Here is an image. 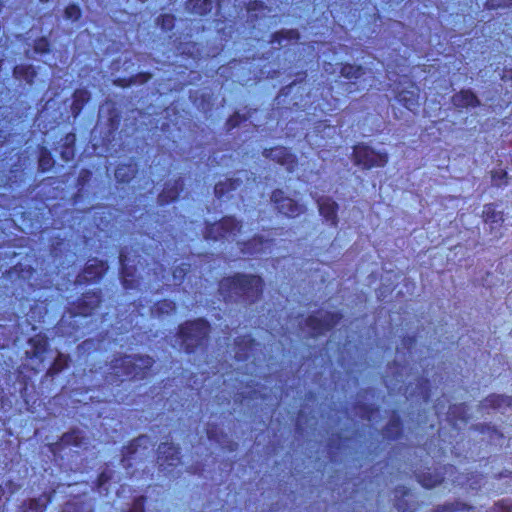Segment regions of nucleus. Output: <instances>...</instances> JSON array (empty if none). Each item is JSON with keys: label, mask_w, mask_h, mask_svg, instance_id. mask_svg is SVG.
I'll list each match as a JSON object with an SVG mask.
<instances>
[{"label": "nucleus", "mask_w": 512, "mask_h": 512, "mask_svg": "<svg viewBox=\"0 0 512 512\" xmlns=\"http://www.w3.org/2000/svg\"><path fill=\"white\" fill-rule=\"evenodd\" d=\"M265 281L258 274L235 272L221 278L218 293L226 304L253 305L263 296Z\"/></svg>", "instance_id": "f257e3e1"}, {"label": "nucleus", "mask_w": 512, "mask_h": 512, "mask_svg": "<svg viewBox=\"0 0 512 512\" xmlns=\"http://www.w3.org/2000/svg\"><path fill=\"white\" fill-rule=\"evenodd\" d=\"M212 326L204 317L185 320L178 324L175 342L187 355L205 352L210 341Z\"/></svg>", "instance_id": "f03ea898"}, {"label": "nucleus", "mask_w": 512, "mask_h": 512, "mask_svg": "<svg viewBox=\"0 0 512 512\" xmlns=\"http://www.w3.org/2000/svg\"><path fill=\"white\" fill-rule=\"evenodd\" d=\"M155 361L149 355L140 354H119L110 362V369L114 374L115 380H119L121 376L129 380L146 379L153 368Z\"/></svg>", "instance_id": "7ed1b4c3"}, {"label": "nucleus", "mask_w": 512, "mask_h": 512, "mask_svg": "<svg viewBox=\"0 0 512 512\" xmlns=\"http://www.w3.org/2000/svg\"><path fill=\"white\" fill-rule=\"evenodd\" d=\"M243 222L233 215H225L214 222L206 221L203 237L207 241H225L234 239L241 233Z\"/></svg>", "instance_id": "20e7f679"}, {"label": "nucleus", "mask_w": 512, "mask_h": 512, "mask_svg": "<svg viewBox=\"0 0 512 512\" xmlns=\"http://www.w3.org/2000/svg\"><path fill=\"white\" fill-rule=\"evenodd\" d=\"M102 302V290L92 289L83 292L77 299L70 302L67 309L71 317H89L101 307Z\"/></svg>", "instance_id": "39448f33"}, {"label": "nucleus", "mask_w": 512, "mask_h": 512, "mask_svg": "<svg viewBox=\"0 0 512 512\" xmlns=\"http://www.w3.org/2000/svg\"><path fill=\"white\" fill-rule=\"evenodd\" d=\"M158 469L165 476H173L181 464V449L172 442H161L157 449Z\"/></svg>", "instance_id": "423d86ee"}, {"label": "nucleus", "mask_w": 512, "mask_h": 512, "mask_svg": "<svg viewBox=\"0 0 512 512\" xmlns=\"http://www.w3.org/2000/svg\"><path fill=\"white\" fill-rule=\"evenodd\" d=\"M352 159L355 165L363 169H372L384 167L388 163L389 157L386 152L376 151L365 144H357L353 148Z\"/></svg>", "instance_id": "0eeeda50"}, {"label": "nucleus", "mask_w": 512, "mask_h": 512, "mask_svg": "<svg viewBox=\"0 0 512 512\" xmlns=\"http://www.w3.org/2000/svg\"><path fill=\"white\" fill-rule=\"evenodd\" d=\"M85 440V434L81 429L72 428L63 433L57 441L47 444V448L55 459H63V452L67 448H80Z\"/></svg>", "instance_id": "6e6552de"}, {"label": "nucleus", "mask_w": 512, "mask_h": 512, "mask_svg": "<svg viewBox=\"0 0 512 512\" xmlns=\"http://www.w3.org/2000/svg\"><path fill=\"white\" fill-rule=\"evenodd\" d=\"M271 202L279 214L287 218H296L306 211V206L285 195L282 189L276 188L271 193Z\"/></svg>", "instance_id": "1a4fd4ad"}, {"label": "nucleus", "mask_w": 512, "mask_h": 512, "mask_svg": "<svg viewBox=\"0 0 512 512\" xmlns=\"http://www.w3.org/2000/svg\"><path fill=\"white\" fill-rule=\"evenodd\" d=\"M109 269L108 262L96 257L89 259L76 277V283L89 285L100 282Z\"/></svg>", "instance_id": "9d476101"}, {"label": "nucleus", "mask_w": 512, "mask_h": 512, "mask_svg": "<svg viewBox=\"0 0 512 512\" xmlns=\"http://www.w3.org/2000/svg\"><path fill=\"white\" fill-rule=\"evenodd\" d=\"M130 248L128 246L121 247L119 250V278L124 289L131 290L137 288L139 279L137 276V268L130 265Z\"/></svg>", "instance_id": "9b49d317"}, {"label": "nucleus", "mask_w": 512, "mask_h": 512, "mask_svg": "<svg viewBox=\"0 0 512 512\" xmlns=\"http://www.w3.org/2000/svg\"><path fill=\"white\" fill-rule=\"evenodd\" d=\"M322 62L324 63L322 69L325 71V73L328 75L343 77L350 81L351 84H355L356 81L364 76L366 72L365 69L360 65L342 64L338 61H328L327 58Z\"/></svg>", "instance_id": "f8f14e48"}, {"label": "nucleus", "mask_w": 512, "mask_h": 512, "mask_svg": "<svg viewBox=\"0 0 512 512\" xmlns=\"http://www.w3.org/2000/svg\"><path fill=\"white\" fill-rule=\"evenodd\" d=\"M262 155L266 159L284 167L288 172H293L298 166L297 156L284 146L264 148Z\"/></svg>", "instance_id": "ddd939ff"}, {"label": "nucleus", "mask_w": 512, "mask_h": 512, "mask_svg": "<svg viewBox=\"0 0 512 512\" xmlns=\"http://www.w3.org/2000/svg\"><path fill=\"white\" fill-rule=\"evenodd\" d=\"M185 188V179L178 176L173 180H168L164 183L162 190L157 196V202L160 206L175 203L180 199L181 194Z\"/></svg>", "instance_id": "4468645a"}, {"label": "nucleus", "mask_w": 512, "mask_h": 512, "mask_svg": "<svg viewBox=\"0 0 512 512\" xmlns=\"http://www.w3.org/2000/svg\"><path fill=\"white\" fill-rule=\"evenodd\" d=\"M300 38L301 36L297 29H280L270 35L269 43L272 46L277 44L278 46L275 48L278 50L282 48L290 50L298 46Z\"/></svg>", "instance_id": "2eb2a0df"}, {"label": "nucleus", "mask_w": 512, "mask_h": 512, "mask_svg": "<svg viewBox=\"0 0 512 512\" xmlns=\"http://www.w3.org/2000/svg\"><path fill=\"white\" fill-rule=\"evenodd\" d=\"M27 343L31 349L25 352L26 359L42 363L50 346L49 338L43 333H38L30 337Z\"/></svg>", "instance_id": "dca6fc26"}, {"label": "nucleus", "mask_w": 512, "mask_h": 512, "mask_svg": "<svg viewBox=\"0 0 512 512\" xmlns=\"http://www.w3.org/2000/svg\"><path fill=\"white\" fill-rule=\"evenodd\" d=\"M396 99L408 110L416 112L420 107V90L415 84L409 83L406 87L397 88Z\"/></svg>", "instance_id": "f3484780"}, {"label": "nucleus", "mask_w": 512, "mask_h": 512, "mask_svg": "<svg viewBox=\"0 0 512 512\" xmlns=\"http://www.w3.org/2000/svg\"><path fill=\"white\" fill-rule=\"evenodd\" d=\"M148 442L149 438L146 435H140L130 440L126 445L122 447V457L120 461L126 470H129L132 467L131 460L136 458L139 448L143 446L144 450L147 449Z\"/></svg>", "instance_id": "a211bd4d"}, {"label": "nucleus", "mask_w": 512, "mask_h": 512, "mask_svg": "<svg viewBox=\"0 0 512 512\" xmlns=\"http://www.w3.org/2000/svg\"><path fill=\"white\" fill-rule=\"evenodd\" d=\"M234 345L236 360L245 362L250 359L258 343L251 335H241L235 339Z\"/></svg>", "instance_id": "6ab92c4d"}, {"label": "nucleus", "mask_w": 512, "mask_h": 512, "mask_svg": "<svg viewBox=\"0 0 512 512\" xmlns=\"http://www.w3.org/2000/svg\"><path fill=\"white\" fill-rule=\"evenodd\" d=\"M482 217L484 222L489 225L490 232L494 234V237L500 238L502 235L500 228L504 221L503 213L497 211L493 204H487L484 206Z\"/></svg>", "instance_id": "aec40b11"}, {"label": "nucleus", "mask_w": 512, "mask_h": 512, "mask_svg": "<svg viewBox=\"0 0 512 512\" xmlns=\"http://www.w3.org/2000/svg\"><path fill=\"white\" fill-rule=\"evenodd\" d=\"M91 100V93L87 88H77L71 95L70 114L76 119Z\"/></svg>", "instance_id": "412c9836"}, {"label": "nucleus", "mask_w": 512, "mask_h": 512, "mask_svg": "<svg viewBox=\"0 0 512 512\" xmlns=\"http://www.w3.org/2000/svg\"><path fill=\"white\" fill-rule=\"evenodd\" d=\"M52 492L45 493L37 498L24 500L17 506L16 512H44L52 501Z\"/></svg>", "instance_id": "4be33fe9"}, {"label": "nucleus", "mask_w": 512, "mask_h": 512, "mask_svg": "<svg viewBox=\"0 0 512 512\" xmlns=\"http://www.w3.org/2000/svg\"><path fill=\"white\" fill-rule=\"evenodd\" d=\"M269 242L270 240L264 236L256 234L247 240L239 242V248L244 254L254 255L263 252Z\"/></svg>", "instance_id": "5701e85b"}, {"label": "nucleus", "mask_w": 512, "mask_h": 512, "mask_svg": "<svg viewBox=\"0 0 512 512\" xmlns=\"http://www.w3.org/2000/svg\"><path fill=\"white\" fill-rule=\"evenodd\" d=\"M138 166L133 161L127 163H120L116 166L114 171L115 180L118 184L127 185L137 175Z\"/></svg>", "instance_id": "b1692460"}, {"label": "nucleus", "mask_w": 512, "mask_h": 512, "mask_svg": "<svg viewBox=\"0 0 512 512\" xmlns=\"http://www.w3.org/2000/svg\"><path fill=\"white\" fill-rule=\"evenodd\" d=\"M12 74L19 82L32 86L35 83L38 71L32 64H17L13 67Z\"/></svg>", "instance_id": "393cba45"}, {"label": "nucleus", "mask_w": 512, "mask_h": 512, "mask_svg": "<svg viewBox=\"0 0 512 512\" xmlns=\"http://www.w3.org/2000/svg\"><path fill=\"white\" fill-rule=\"evenodd\" d=\"M6 274L9 278L15 277L19 279L21 281L20 285L22 286L34 277L35 269L31 265L17 263L10 267L9 270L6 271Z\"/></svg>", "instance_id": "a878e982"}, {"label": "nucleus", "mask_w": 512, "mask_h": 512, "mask_svg": "<svg viewBox=\"0 0 512 512\" xmlns=\"http://www.w3.org/2000/svg\"><path fill=\"white\" fill-rule=\"evenodd\" d=\"M70 363V355L59 352L46 370L45 376L47 378H54L56 375L66 370L70 366Z\"/></svg>", "instance_id": "bb28decb"}, {"label": "nucleus", "mask_w": 512, "mask_h": 512, "mask_svg": "<svg viewBox=\"0 0 512 512\" xmlns=\"http://www.w3.org/2000/svg\"><path fill=\"white\" fill-rule=\"evenodd\" d=\"M76 134L68 132L63 137V143L60 149V157L65 162H69L74 159L76 154Z\"/></svg>", "instance_id": "cd10ccee"}, {"label": "nucleus", "mask_w": 512, "mask_h": 512, "mask_svg": "<svg viewBox=\"0 0 512 512\" xmlns=\"http://www.w3.org/2000/svg\"><path fill=\"white\" fill-rule=\"evenodd\" d=\"M213 4V0H186L185 8L188 12L203 17L210 14Z\"/></svg>", "instance_id": "c85d7f7f"}, {"label": "nucleus", "mask_w": 512, "mask_h": 512, "mask_svg": "<svg viewBox=\"0 0 512 512\" xmlns=\"http://www.w3.org/2000/svg\"><path fill=\"white\" fill-rule=\"evenodd\" d=\"M242 184L240 178H226L224 181H219L214 185V194L216 198L221 199L228 193L236 191Z\"/></svg>", "instance_id": "c756f323"}, {"label": "nucleus", "mask_w": 512, "mask_h": 512, "mask_svg": "<svg viewBox=\"0 0 512 512\" xmlns=\"http://www.w3.org/2000/svg\"><path fill=\"white\" fill-rule=\"evenodd\" d=\"M176 311L177 303L167 298L156 301L151 307V313L157 317L170 316Z\"/></svg>", "instance_id": "7c9ffc66"}, {"label": "nucleus", "mask_w": 512, "mask_h": 512, "mask_svg": "<svg viewBox=\"0 0 512 512\" xmlns=\"http://www.w3.org/2000/svg\"><path fill=\"white\" fill-rule=\"evenodd\" d=\"M300 328L310 337L320 336V316L311 314L304 318L303 321H299Z\"/></svg>", "instance_id": "2f4dec72"}, {"label": "nucleus", "mask_w": 512, "mask_h": 512, "mask_svg": "<svg viewBox=\"0 0 512 512\" xmlns=\"http://www.w3.org/2000/svg\"><path fill=\"white\" fill-rule=\"evenodd\" d=\"M452 102L459 108L476 107L479 105L478 98L469 90H462L455 94L452 98Z\"/></svg>", "instance_id": "473e14b6"}, {"label": "nucleus", "mask_w": 512, "mask_h": 512, "mask_svg": "<svg viewBox=\"0 0 512 512\" xmlns=\"http://www.w3.org/2000/svg\"><path fill=\"white\" fill-rule=\"evenodd\" d=\"M255 111V109H249L246 114H241L239 111H235L226 119L224 124L225 131L231 132L241 124L247 122L252 113Z\"/></svg>", "instance_id": "72a5a7b5"}, {"label": "nucleus", "mask_w": 512, "mask_h": 512, "mask_svg": "<svg viewBox=\"0 0 512 512\" xmlns=\"http://www.w3.org/2000/svg\"><path fill=\"white\" fill-rule=\"evenodd\" d=\"M55 165V160L50 150L44 146L39 148L38 170L42 173L50 171Z\"/></svg>", "instance_id": "f704fd0d"}, {"label": "nucleus", "mask_w": 512, "mask_h": 512, "mask_svg": "<svg viewBox=\"0 0 512 512\" xmlns=\"http://www.w3.org/2000/svg\"><path fill=\"white\" fill-rule=\"evenodd\" d=\"M337 209L338 205L336 202L329 199L325 201L322 200V217L330 222L332 228H336L337 226Z\"/></svg>", "instance_id": "c9c22d12"}, {"label": "nucleus", "mask_w": 512, "mask_h": 512, "mask_svg": "<svg viewBox=\"0 0 512 512\" xmlns=\"http://www.w3.org/2000/svg\"><path fill=\"white\" fill-rule=\"evenodd\" d=\"M113 476L114 472L112 470L101 471L94 481V488L99 493L107 495L109 492V484L112 481Z\"/></svg>", "instance_id": "e433bc0d"}, {"label": "nucleus", "mask_w": 512, "mask_h": 512, "mask_svg": "<svg viewBox=\"0 0 512 512\" xmlns=\"http://www.w3.org/2000/svg\"><path fill=\"white\" fill-rule=\"evenodd\" d=\"M93 173L87 168H82L76 179V188L78 192L74 194L73 198L76 199L80 196V193L90 184Z\"/></svg>", "instance_id": "4c0bfd02"}, {"label": "nucleus", "mask_w": 512, "mask_h": 512, "mask_svg": "<svg viewBox=\"0 0 512 512\" xmlns=\"http://www.w3.org/2000/svg\"><path fill=\"white\" fill-rule=\"evenodd\" d=\"M266 5L263 0H249L245 3V9L252 21H256L259 15L256 12L263 13L266 10Z\"/></svg>", "instance_id": "58836bf2"}, {"label": "nucleus", "mask_w": 512, "mask_h": 512, "mask_svg": "<svg viewBox=\"0 0 512 512\" xmlns=\"http://www.w3.org/2000/svg\"><path fill=\"white\" fill-rule=\"evenodd\" d=\"M61 512H93V509L85 501L72 500L64 504Z\"/></svg>", "instance_id": "ea45409f"}, {"label": "nucleus", "mask_w": 512, "mask_h": 512, "mask_svg": "<svg viewBox=\"0 0 512 512\" xmlns=\"http://www.w3.org/2000/svg\"><path fill=\"white\" fill-rule=\"evenodd\" d=\"M176 17L170 13L160 14L156 18V24L165 32H170L174 29Z\"/></svg>", "instance_id": "a19ab883"}, {"label": "nucleus", "mask_w": 512, "mask_h": 512, "mask_svg": "<svg viewBox=\"0 0 512 512\" xmlns=\"http://www.w3.org/2000/svg\"><path fill=\"white\" fill-rule=\"evenodd\" d=\"M33 49L36 54H40V55L49 54L51 51L50 40L45 36L36 38L34 40Z\"/></svg>", "instance_id": "79ce46f5"}, {"label": "nucleus", "mask_w": 512, "mask_h": 512, "mask_svg": "<svg viewBox=\"0 0 512 512\" xmlns=\"http://www.w3.org/2000/svg\"><path fill=\"white\" fill-rule=\"evenodd\" d=\"M82 16V10L76 3L68 4L64 9V17L66 20L78 21Z\"/></svg>", "instance_id": "37998d69"}, {"label": "nucleus", "mask_w": 512, "mask_h": 512, "mask_svg": "<svg viewBox=\"0 0 512 512\" xmlns=\"http://www.w3.org/2000/svg\"><path fill=\"white\" fill-rule=\"evenodd\" d=\"M146 502L147 497L145 495L135 497L126 512H145Z\"/></svg>", "instance_id": "c03bdc74"}, {"label": "nucleus", "mask_w": 512, "mask_h": 512, "mask_svg": "<svg viewBox=\"0 0 512 512\" xmlns=\"http://www.w3.org/2000/svg\"><path fill=\"white\" fill-rule=\"evenodd\" d=\"M419 481L423 487L432 488L436 486L438 483H441L442 478H440L438 475L432 477L430 474H424L420 477Z\"/></svg>", "instance_id": "a18cd8bd"}, {"label": "nucleus", "mask_w": 512, "mask_h": 512, "mask_svg": "<svg viewBox=\"0 0 512 512\" xmlns=\"http://www.w3.org/2000/svg\"><path fill=\"white\" fill-rule=\"evenodd\" d=\"M218 427L216 424L209 425L206 429L207 437L210 441L220 443L223 438V433H218Z\"/></svg>", "instance_id": "49530a36"}, {"label": "nucleus", "mask_w": 512, "mask_h": 512, "mask_svg": "<svg viewBox=\"0 0 512 512\" xmlns=\"http://www.w3.org/2000/svg\"><path fill=\"white\" fill-rule=\"evenodd\" d=\"M489 9L512 6V0H480Z\"/></svg>", "instance_id": "de8ad7c7"}, {"label": "nucleus", "mask_w": 512, "mask_h": 512, "mask_svg": "<svg viewBox=\"0 0 512 512\" xmlns=\"http://www.w3.org/2000/svg\"><path fill=\"white\" fill-rule=\"evenodd\" d=\"M134 84H145L152 78V73L148 71L138 72L131 75Z\"/></svg>", "instance_id": "09e8293b"}, {"label": "nucleus", "mask_w": 512, "mask_h": 512, "mask_svg": "<svg viewBox=\"0 0 512 512\" xmlns=\"http://www.w3.org/2000/svg\"><path fill=\"white\" fill-rule=\"evenodd\" d=\"M114 84L121 88H127V87L132 86L134 83L130 76V77H119L114 80Z\"/></svg>", "instance_id": "8fccbe9b"}, {"label": "nucleus", "mask_w": 512, "mask_h": 512, "mask_svg": "<svg viewBox=\"0 0 512 512\" xmlns=\"http://www.w3.org/2000/svg\"><path fill=\"white\" fill-rule=\"evenodd\" d=\"M339 319H340V315H339L338 313H332V314H331V319H330V320H329V319H326V318H325V319H323V318H322V329H323L324 327H326V328H330V327H332L334 324H336V323H337V321H338Z\"/></svg>", "instance_id": "3c124183"}, {"label": "nucleus", "mask_w": 512, "mask_h": 512, "mask_svg": "<svg viewBox=\"0 0 512 512\" xmlns=\"http://www.w3.org/2000/svg\"><path fill=\"white\" fill-rule=\"evenodd\" d=\"M493 512H512V503L500 502L495 505Z\"/></svg>", "instance_id": "603ef678"}, {"label": "nucleus", "mask_w": 512, "mask_h": 512, "mask_svg": "<svg viewBox=\"0 0 512 512\" xmlns=\"http://www.w3.org/2000/svg\"><path fill=\"white\" fill-rule=\"evenodd\" d=\"M456 510H459L458 504H445L443 506L438 507L435 512H454Z\"/></svg>", "instance_id": "864d4df0"}, {"label": "nucleus", "mask_w": 512, "mask_h": 512, "mask_svg": "<svg viewBox=\"0 0 512 512\" xmlns=\"http://www.w3.org/2000/svg\"><path fill=\"white\" fill-rule=\"evenodd\" d=\"M4 495L5 490L0 486V512H4L6 508V503L3 501Z\"/></svg>", "instance_id": "5fc2aeb1"}, {"label": "nucleus", "mask_w": 512, "mask_h": 512, "mask_svg": "<svg viewBox=\"0 0 512 512\" xmlns=\"http://www.w3.org/2000/svg\"><path fill=\"white\" fill-rule=\"evenodd\" d=\"M293 85H294V82L293 83H290L289 85H286L284 86L281 90H280V93L278 95V97L282 96V95H287L290 93L291 89L293 88Z\"/></svg>", "instance_id": "6e6d98bb"}, {"label": "nucleus", "mask_w": 512, "mask_h": 512, "mask_svg": "<svg viewBox=\"0 0 512 512\" xmlns=\"http://www.w3.org/2000/svg\"><path fill=\"white\" fill-rule=\"evenodd\" d=\"M225 21H226V17H225V16H222V18H215V19H214V22H215V26H216V28H217L218 30H222L223 28L219 29V28H218V25H219V23L224 24V23H225Z\"/></svg>", "instance_id": "4d7b16f0"}, {"label": "nucleus", "mask_w": 512, "mask_h": 512, "mask_svg": "<svg viewBox=\"0 0 512 512\" xmlns=\"http://www.w3.org/2000/svg\"><path fill=\"white\" fill-rule=\"evenodd\" d=\"M178 271H179V273H180V275H181L182 277H184V276H185L186 271H185L184 269H180L179 267H176V268L174 269V271H173V276H174V277H177V272H178Z\"/></svg>", "instance_id": "13d9d810"}, {"label": "nucleus", "mask_w": 512, "mask_h": 512, "mask_svg": "<svg viewBox=\"0 0 512 512\" xmlns=\"http://www.w3.org/2000/svg\"><path fill=\"white\" fill-rule=\"evenodd\" d=\"M396 506H397V509H398L399 511H401V512H407V509H406V508H404V507L402 506L401 502H398V503L396 504Z\"/></svg>", "instance_id": "bf43d9fd"}, {"label": "nucleus", "mask_w": 512, "mask_h": 512, "mask_svg": "<svg viewBox=\"0 0 512 512\" xmlns=\"http://www.w3.org/2000/svg\"><path fill=\"white\" fill-rule=\"evenodd\" d=\"M62 325H63V319H61V320L57 323L56 328H57L58 330H60V329H61V327H62Z\"/></svg>", "instance_id": "052dcab7"}, {"label": "nucleus", "mask_w": 512, "mask_h": 512, "mask_svg": "<svg viewBox=\"0 0 512 512\" xmlns=\"http://www.w3.org/2000/svg\"><path fill=\"white\" fill-rule=\"evenodd\" d=\"M245 399H246V397L243 394H241L240 399H239L240 403H242Z\"/></svg>", "instance_id": "680f3d73"}, {"label": "nucleus", "mask_w": 512, "mask_h": 512, "mask_svg": "<svg viewBox=\"0 0 512 512\" xmlns=\"http://www.w3.org/2000/svg\"><path fill=\"white\" fill-rule=\"evenodd\" d=\"M3 7H4L3 2H2V1H0V13H1V12H2V10H3Z\"/></svg>", "instance_id": "e2e57ef3"}, {"label": "nucleus", "mask_w": 512, "mask_h": 512, "mask_svg": "<svg viewBox=\"0 0 512 512\" xmlns=\"http://www.w3.org/2000/svg\"><path fill=\"white\" fill-rule=\"evenodd\" d=\"M2 66H3V59L0 58V71L2 70Z\"/></svg>", "instance_id": "0e129e2a"}, {"label": "nucleus", "mask_w": 512, "mask_h": 512, "mask_svg": "<svg viewBox=\"0 0 512 512\" xmlns=\"http://www.w3.org/2000/svg\"><path fill=\"white\" fill-rule=\"evenodd\" d=\"M316 203H317L318 207L320 208V199H316Z\"/></svg>", "instance_id": "69168bd1"}, {"label": "nucleus", "mask_w": 512, "mask_h": 512, "mask_svg": "<svg viewBox=\"0 0 512 512\" xmlns=\"http://www.w3.org/2000/svg\"><path fill=\"white\" fill-rule=\"evenodd\" d=\"M41 3H47L49 2L50 0H39Z\"/></svg>", "instance_id": "338daca9"}, {"label": "nucleus", "mask_w": 512, "mask_h": 512, "mask_svg": "<svg viewBox=\"0 0 512 512\" xmlns=\"http://www.w3.org/2000/svg\"><path fill=\"white\" fill-rule=\"evenodd\" d=\"M221 1H222V0H216V3H217V6H218V7L220 6V2H221Z\"/></svg>", "instance_id": "774afa93"}]
</instances>
